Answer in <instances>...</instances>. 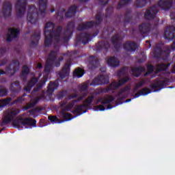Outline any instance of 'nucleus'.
I'll use <instances>...</instances> for the list:
<instances>
[{"instance_id": "nucleus-1", "label": "nucleus", "mask_w": 175, "mask_h": 175, "mask_svg": "<svg viewBox=\"0 0 175 175\" xmlns=\"http://www.w3.org/2000/svg\"><path fill=\"white\" fill-rule=\"evenodd\" d=\"M18 109L11 110L8 113L4 119L1 121L0 126L7 125L13 122L14 126L23 128V126H29L36 127V120L32 118H21L14 120V118L19 114Z\"/></svg>"}, {"instance_id": "nucleus-2", "label": "nucleus", "mask_w": 175, "mask_h": 175, "mask_svg": "<svg viewBox=\"0 0 175 175\" xmlns=\"http://www.w3.org/2000/svg\"><path fill=\"white\" fill-rule=\"evenodd\" d=\"M62 27L58 26L55 29V24L48 22L44 27V46L50 47L54 42L55 46H57L60 42V35L62 34Z\"/></svg>"}, {"instance_id": "nucleus-3", "label": "nucleus", "mask_w": 175, "mask_h": 175, "mask_svg": "<svg viewBox=\"0 0 175 175\" xmlns=\"http://www.w3.org/2000/svg\"><path fill=\"white\" fill-rule=\"evenodd\" d=\"M38 2L40 12H37V8L35 5H29V7L27 19L31 25H36L37 23L40 16L44 18L46 15V1H41Z\"/></svg>"}, {"instance_id": "nucleus-4", "label": "nucleus", "mask_w": 175, "mask_h": 175, "mask_svg": "<svg viewBox=\"0 0 175 175\" xmlns=\"http://www.w3.org/2000/svg\"><path fill=\"white\" fill-rule=\"evenodd\" d=\"M173 2L172 1H159L157 4L150 7L146 10V14H144V18L146 21H152L156 18V15L157 14L159 9L162 10H169L172 8H173Z\"/></svg>"}, {"instance_id": "nucleus-5", "label": "nucleus", "mask_w": 175, "mask_h": 175, "mask_svg": "<svg viewBox=\"0 0 175 175\" xmlns=\"http://www.w3.org/2000/svg\"><path fill=\"white\" fill-rule=\"evenodd\" d=\"M98 94V92H95V94H92L91 96H88L85 100H83V104L75 105V107L72 109V114L77 115V116H80L85 113H87V110L83 111V109H89L90 106L92 105L94 99L95 98V95Z\"/></svg>"}, {"instance_id": "nucleus-6", "label": "nucleus", "mask_w": 175, "mask_h": 175, "mask_svg": "<svg viewBox=\"0 0 175 175\" xmlns=\"http://www.w3.org/2000/svg\"><path fill=\"white\" fill-rule=\"evenodd\" d=\"M76 55H77V51H68L66 52V53L63 54L64 57L66 56L68 59V60H66V64H64V68H62V70H60L58 73L59 77H60V79H63L66 77L69 76L70 68L72 66V59L75 58Z\"/></svg>"}, {"instance_id": "nucleus-7", "label": "nucleus", "mask_w": 175, "mask_h": 175, "mask_svg": "<svg viewBox=\"0 0 175 175\" xmlns=\"http://www.w3.org/2000/svg\"><path fill=\"white\" fill-rule=\"evenodd\" d=\"M103 23V15L100 12L96 15V21H91L85 23H82L78 26V31H85L93 28L94 25H100Z\"/></svg>"}, {"instance_id": "nucleus-8", "label": "nucleus", "mask_w": 175, "mask_h": 175, "mask_svg": "<svg viewBox=\"0 0 175 175\" xmlns=\"http://www.w3.org/2000/svg\"><path fill=\"white\" fill-rule=\"evenodd\" d=\"M57 54L58 51L54 50L51 51L50 54H49L48 59H46V61L45 62L44 72L46 73V75L44 76H49V74L53 69V66H55L54 61L57 58Z\"/></svg>"}, {"instance_id": "nucleus-9", "label": "nucleus", "mask_w": 175, "mask_h": 175, "mask_svg": "<svg viewBox=\"0 0 175 175\" xmlns=\"http://www.w3.org/2000/svg\"><path fill=\"white\" fill-rule=\"evenodd\" d=\"M78 7L76 5H72L68 8V12H66V9L60 8L59 9L58 12H57V18H59L60 21L64 19V16L66 18H72L75 16L76 12L77 11ZM66 12V14H64Z\"/></svg>"}, {"instance_id": "nucleus-10", "label": "nucleus", "mask_w": 175, "mask_h": 175, "mask_svg": "<svg viewBox=\"0 0 175 175\" xmlns=\"http://www.w3.org/2000/svg\"><path fill=\"white\" fill-rule=\"evenodd\" d=\"M19 69V62L17 59H14L11 64L7 67L5 71L0 70V76L7 74L10 77L14 76L15 73L18 71Z\"/></svg>"}, {"instance_id": "nucleus-11", "label": "nucleus", "mask_w": 175, "mask_h": 175, "mask_svg": "<svg viewBox=\"0 0 175 175\" xmlns=\"http://www.w3.org/2000/svg\"><path fill=\"white\" fill-rule=\"evenodd\" d=\"M74 28H75V23L73 21L68 22L63 33L64 36H62V42L68 43V42H69L73 35Z\"/></svg>"}, {"instance_id": "nucleus-12", "label": "nucleus", "mask_w": 175, "mask_h": 175, "mask_svg": "<svg viewBox=\"0 0 175 175\" xmlns=\"http://www.w3.org/2000/svg\"><path fill=\"white\" fill-rule=\"evenodd\" d=\"M92 39V37L90 34L85 32L80 33V34L77 36V38H76L75 44L74 46L75 47H78L80 44L86 45L90 41H91Z\"/></svg>"}, {"instance_id": "nucleus-13", "label": "nucleus", "mask_w": 175, "mask_h": 175, "mask_svg": "<svg viewBox=\"0 0 175 175\" xmlns=\"http://www.w3.org/2000/svg\"><path fill=\"white\" fill-rule=\"evenodd\" d=\"M109 83V78L105 75H100L97 77H95V79L92 81L91 83H90V86H98L101 85H106Z\"/></svg>"}, {"instance_id": "nucleus-14", "label": "nucleus", "mask_w": 175, "mask_h": 175, "mask_svg": "<svg viewBox=\"0 0 175 175\" xmlns=\"http://www.w3.org/2000/svg\"><path fill=\"white\" fill-rule=\"evenodd\" d=\"M27 4V1H23V3H21V1H18L17 3H16L15 9L17 16L21 17L25 15Z\"/></svg>"}, {"instance_id": "nucleus-15", "label": "nucleus", "mask_w": 175, "mask_h": 175, "mask_svg": "<svg viewBox=\"0 0 175 175\" xmlns=\"http://www.w3.org/2000/svg\"><path fill=\"white\" fill-rule=\"evenodd\" d=\"M137 43L134 41L128 40L123 43V50L129 53H135L137 50Z\"/></svg>"}, {"instance_id": "nucleus-16", "label": "nucleus", "mask_w": 175, "mask_h": 175, "mask_svg": "<svg viewBox=\"0 0 175 175\" xmlns=\"http://www.w3.org/2000/svg\"><path fill=\"white\" fill-rule=\"evenodd\" d=\"M175 38V27L170 25L164 30V39L173 40Z\"/></svg>"}, {"instance_id": "nucleus-17", "label": "nucleus", "mask_w": 175, "mask_h": 175, "mask_svg": "<svg viewBox=\"0 0 175 175\" xmlns=\"http://www.w3.org/2000/svg\"><path fill=\"white\" fill-rule=\"evenodd\" d=\"M9 33L7 35L8 42H11L14 39L18 38V35L21 33L18 29L16 28H9Z\"/></svg>"}, {"instance_id": "nucleus-18", "label": "nucleus", "mask_w": 175, "mask_h": 175, "mask_svg": "<svg viewBox=\"0 0 175 175\" xmlns=\"http://www.w3.org/2000/svg\"><path fill=\"white\" fill-rule=\"evenodd\" d=\"M114 100H115V98L109 95V96L107 97V98H105V100H103L101 102V105H97V107H95L96 111H103L106 110V107L104 105L107 104H110Z\"/></svg>"}, {"instance_id": "nucleus-19", "label": "nucleus", "mask_w": 175, "mask_h": 175, "mask_svg": "<svg viewBox=\"0 0 175 175\" xmlns=\"http://www.w3.org/2000/svg\"><path fill=\"white\" fill-rule=\"evenodd\" d=\"M111 44L110 43L107 41H101L99 42L98 44H96V51L100 52L102 51H105V52L110 49Z\"/></svg>"}, {"instance_id": "nucleus-20", "label": "nucleus", "mask_w": 175, "mask_h": 175, "mask_svg": "<svg viewBox=\"0 0 175 175\" xmlns=\"http://www.w3.org/2000/svg\"><path fill=\"white\" fill-rule=\"evenodd\" d=\"M167 79L159 80L157 81V82L154 83L150 86V89L155 90V92L159 91L161 90H163L165 88V85H167Z\"/></svg>"}, {"instance_id": "nucleus-21", "label": "nucleus", "mask_w": 175, "mask_h": 175, "mask_svg": "<svg viewBox=\"0 0 175 175\" xmlns=\"http://www.w3.org/2000/svg\"><path fill=\"white\" fill-rule=\"evenodd\" d=\"M123 84L116 82H112L105 88H103L100 90V93H108L110 91L115 90L118 89L120 86H122Z\"/></svg>"}, {"instance_id": "nucleus-22", "label": "nucleus", "mask_w": 175, "mask_h": 175, "mask_svg": "<svg viewBox=\"0 0 175 175\" xmlns=\"http://www.w3.org/2000/svg\"><path fill=\"white\" fill-rule=\"evenodd\" d=\"M88 62H89V68L91 70L97 68L99 66V59L96 56H90L89 59H88Z\"/></svg>"}, {"instance_id": "nucleus-23", "label": "nucleus", "mask_w": 175, "mask_h": 175, "mask_svg": "<svg viewBox=\"0 0 175 175\" xmlns=\"http://www.w3.org/2000/svg\"><path fill=\"white\" fill-rule=\"evenodd\" d=\"M139 33L142 36H148L151 29V24L142 23L139 27Z\"/></svg>"}, {"instance_id": "nucleus-24", "label": "nucleus", "mask_w": 175, "mask_h": 175, "mask_svg": "<svg viewBox=\"0 0 175 175\" xmlns=\"http://www.w3.org/2000/svg\"><path fill=\"white\" fill-rule=\"evenodd\" d=\"M120 38L118 34H115L111 39V44H112L114 49L116 51H119L120 47H122V43H120Z\"/></svg>"}, {"instance_id": "nucleus-25", "label": "nucleus", "mask_w": 175, "mask_h": 175, "mask_svg": "<svg viewBox=\"0 0 175 175\" xmlns=\"http://www.w3.org/2000/svg\"><path fill=\"white\" fill-rule=\"evenodd\" d=\"M3 8V14L4 18H5L10 16L12 14V3H11V2L5 1V3H4Z\"/></svg>"}, {"instance_id": "nucleus-26", "label": "nucleus", "mask_w": 175, "mask_h": 175, "mask_svg": "<svg viewBox=\"0 0 175 175\" xmlns=\"http://www.w3.org/2000/svg\"><path fill=\"white\" fill-rule=\"evenodd\" d=\"M38 80L39 77H31L23 90L27 93H30L31 90L35 86V85H36V83L38 82Z\"/></svg>"}, {"instance_id": "nucleus-27", "label": "nucleus", "mask_w": 175, "mask_h": 175, "mask_svg": "<svg viewBox=\"0 0 175 175\" xmlns=\"http://www.w3.org/2000/svg\"><path fill=\"white\" fill-rule=\"evenodd\" d=\"M82 98H77L75 100H72L70 103H68L67 105H64L63 107H62V110L64 111H70L72 109H73L74 106H75V104L79 103V101H81Z\"/></svg>"}, {"instance_id": "nucleus-28", "label": "nucleus", "mask_w": 175, "mask_h": 175, "mask_svg": "<svg viewBox=\"0 0 175 175\" xmlns=\"http://www.w3.org/2000/svg\"><path fill=\"white\" fill-rule=\"evenodd\" d=\"M40 40V32L39 31H35L34 34L31 37V47H36Z\"/></svg>"}, {"instance_id": "nucleus-29", "label": "nucleus", "mask_w": 175, "mask_h": 175, "mask_svg": "<svg viewBox=\"0 0 175 175\" xmlns=\"http://www.w3.org/2000/svg\"><path fill=\"white\" fill-rule=\"evenodd\" d=\"M59 86L58 81H50V83L48 85V89L46 90V94L49 96H51L53 92L57 90Z\"/></svg>"}, {"instance_id": "nucleus-30", "label": "nucleus", "mask_w": 175, "mask_h": 175, "mask_svg": "<svg viewBox=\"0 0 175 175\" xmlns=\"http://www.w3.org/2000/svg\"><path fill=\"white\" fill-rule=\"evenodd\" d=\"M48 81V75L43 76L42 79L39 81L38 83H37L36 87L34 88V92H38L39 90L42 89V88L46 85V81Z\"/></svg>"}, {"instance_id": "nucleus-31", "label": "nucleus", "mask_w": 175, "mask_h": 175, "mask_svg": "<svg viewBox=\"0 0 175 175\" xmlns=\"http://www.w3.org/2000/svg\"><path fill=\"white\" fill-rule=\"evenodd\" d=\"M107 64L112 68L120 66V61L115 57H109L107 61Z\"/></svg>"}, {"instance_id": "nucleus-32", "label": "nucleus", "mask_w": 175, "mask_h": 175, "mask_svg": "<svg viewBox=\"0 0 175 175\" xmlns=\"http://www.w3.org/2000/svg\"><path fill=\"white\" fill-rule=\"evenodd\" d=\"M21 90V86L18 81H16L11 84V92L13 94H18Z\"/></svg>"}, {"instance_id": "nucleus-33", "label": "nucleus", "mask_w": 175, "mask_h": 175, "mask_svg": "<svg viewBox=\"0 0 175 175\" xmlns=\"http://www.w3.org/2000/svg\"><path fill=\"white\" fill-rule=\"evenodd\" d=\"M151 93V90L147 88H144L135 94L134 98H139L140 96H146Z\"/></svg>"}, {"instance_id": "nucleus-34", "label": "nucleus", "mask_w": 175, "mask_h": 175, "mask_svg": "<svg viewBox=\"0 0 175 175\" xmlns=\"http://www.w3.org/2000/svg\"><path fill=\"white\" fill-rule=\"evenodd\" d=\"M144 71V68L142 66L132 68V73L135 77H139L142 75V72H143Z\"/></svg>"}, {"instance_id": "nucleus-35", "label": "nucleus", "mask_w": 175, "mask_h": 175, "mask_svg": "<svg viewBox=\"0 0 175 175\" xmlns=\"http://www.w3.org/2000/svg\"><path fill=\"white\" fill-rule=\"evenodd\" d=\"M83 75H85V70L80 68H76L74 72L72 73V76L77 79L83 77Z\"/></svg>"}, {"instance_id": "nucleus-36", "label": "nucleus", "mask_w": 175, "mask_h": 175, "mask_svg": "<svg viewBox=\"0 0 175 175\" xmlns=\"http://www.w3.org/2000/svg\"><path fill=\"white\" fill-rule=\"evenodd\" d=\"M169 67H170V64H158L156 68V71H157V72H160L161 71H165Z\"/></svg>"}, {"instance_id": "nucleus-37", "label": "nucleus", "mask_w": 175, "mask_h": 175, "mask_svg": "<svg viewBox=\"0 0 175 175\" xmlns=\"http://www.w3.org/2000/svg\"><path fill=\"white\" fill-rule=\"evenodd\" d=\"M30 73V68L27 66H23V70L21 71V77H23L25 79H27L28 77V75Z\"/></svg>"}, {"instance_id": "nucleus-38", "label": "nucleus", "mask_w": 175, "mask_h": 175, "mask_svg": "<svg viewBox=\"0 0 175 175\" xmlns=\"http://www.w3.org/2000/svg\"><path fill=\"white\" fill-rule=\"evenodd\" d=\"M131 10L128 9L126 14H124V23L128 24L132 21V16H131Z\"/></svg>"}, {"instance_id": "nucleus-39", "label": "nucleus", "mask_w": 175, "mask_h": 175, "mask_svg": "<svg viewBox=\"0 0 175 175\" xmlns=\"http://www.w3.org/2000/svg\"><path fill=\"white\" fill-rule=\"evenodd\" d=\"M171 50L172 51H175V39L174 40L173 43L171 45V47L170 46H167L165 47V49H164V53H165V55H169L170 53H171Z\"/></svg>"}, {"instance_id": "nucleus-40", "label": "nucleus", "mask_w": 175, "mask_h": 175, "mask_svg": "<svg viewBox=\"0 0 175 175\" xmlns=\"http://www.w3.org/2000/svg\"><path fill=\"white\" fill-rule=\"evenodd\" d=\"M105 18L108 19L109 18H111V16H113V6H109L107 9H105Z\"/></svg>"}, {"instance_id": "nucleus-41", "label": "nucleus", "mask_w": 175, "mask_h": 175, "mask_svg": "<svg viewBox=\"0 0 175 175\" xmlns=\"http://www.w3.org/2000/svg\"><path fill=\"white\" fill-rule=\"evenodd\" d=\"M161 54H163V49H161L159 46H156L154 53V57L156 58H160Z\"/></svg>"}, {"instance_id": "nucleus-42", "label": "nucleus", "mask_w": 175, "mask_h": 175, "mask_svg": "<svg viewBox=\"0 0 175 175\" xmlns=\"http://www.w3.org/2000/svg\"><path fill=\"white\" fill-rule=\"evenodd\" d=\"M25 96V94H23V96H19V97H17V98H16L15 100H14L13 102H12L10 105L12 106L14 105H16V104H18V103H21L23 102V97Z\"/></svg>"}, {"instance_id": "nucleus-43", "label": "nucleus", "mask_w": 175, "mask_h": 175, "mask_svg": "<svg viewBox=\"0 0 175 175\" xmlns=\"http://www.w3.org/2000/svg\"><path fill=\"white\" fill-rule=\"evenodd\" d=\"M146 4H147L146 1H137L134 5L136 8H142L146 6Z\"/></svg>"}, {"instance_id": "nucleus-44", "label": "nucleus", "mask_w": 175, "mask_h": 175, "mask_svg": "<svg viewBox=\"0 0 175 175\" xmlns=\"http://www.w3.org/2000/svg\"><path fill=\"white\" fill-rule=\"evenodd\" d=\"M11 101H12V98L7 97V98H3L0 100V104L2 105V106H7V105H9Z\"/></svg>"}, {"instance_id": "nucleus-45", "label": "nucleus", "mask_w": 175, "mask_h": 175, "mask_svg": "<svg viewBox=\"0 0 175 175\" xmlns=\"http://www.w3.org/2000/svg\"><path fill=\"white\" fill-rule=\"evenodd\" d=\"M131 1H119L118 4L117 5L116 9L120 10L123 8L124 6L129 4Z\"/></svg>"}, {"instance_id": "nucleus-46", "label": "nucleus", "mask_w": 175, "mask_h": 175, "mask_svg": "<svg viewBox=\"0 0 175 175\" xmlns=\"http://www.w3.org/2000/svg\"><path fill=\"white\" fill-rule=\"evenodd\" d=\"M65 111H60V114L66 120H71L72 115L69 113L64 112Z\"/></svg>"}, {"instance_id": "nucleus-47", "label": "nucleus", "mask_w": 175, "mask_h": 175, "mask_svg": "<svg viewBox=\"0 0 175 175\" xmlns=\"http://www.w3.org/2000/svg\"><path fill=\"white\" fill-rule=\"evenodd\" d=\"M130 81V78L128 77H123L122 79H120V80L118 81V82H116L117 83H120L121 85H124L126 83H128Z\"/></svg>"}, {"instance_id": "nucleus-48", "label": "nucleus", "mask_w": 175, "mask_h": 175, "mask_svg": "<svg viewBox=\"0 0 175 175\" xmlns=\"http://www.w3.org/2000/svg\"><path fill=\"white\" fill-rule=\"evenodd\" d=\"M48 119H49V120H50V122H52V123L57 124V123H58V122H59V120H58L57 117H56V116H49V118H48Z\"/></svg>"}, {"instance_id": "nucleus-49", "label": "nucleus", "mask_w": 175, "mask_h": 175, "mask_svg": "<svg viewBox=\"0 0 175 175\" xmlns=\"http://www.w3.org/2000/svg\"><path fill=\"white\" fill-rule=\"evenodd\" d=\"M144 83H145L144 81H140L138 83L135 85L134 90H137L140 88H142V86H144Z\"/></svg>"}, {"instance_id": "nucleus-50", "label": "nucleus", "mask_w": 175, "mask_h": 175, "mask_svg": "<svg viewBox=\"0 0 175 175\" xmlns=\"http://www.w3.org/2000/svg\"><path fill=\"white\" fill-rule=\"evenodd\" d=\"M64 60V57L62 56L59 57L58 61H56V59L54 60L55 67H59L60 66V62Z\"/></svg>"}, {"instance_id": "nucleus-51", "label": "nucleus", "mask_w": 175, "mask_h": 175, "mask_svg": "<svg viewBox=\"0 0 175 175\" xmlns=\"http://www.w3.org/2000/svg\"><path fill=\"white\" fill-rule=\"evenodd\" d=\"M8 93V92L7 89H0V97L7 96Z\"/></svg>"}, {"instance_id": "nucleus-52", "label": "nucleus", "mask_w": 175, "mask_h": 175, "mask_svg": "<svg viewBox=\"0 0 175 175\" xmlns=\"http://www.w3.org/2000/svg\"><path fill=\"white\" fill-rule=\"evenodd\" d=\"M88 90V85L86 83L83 84L79 88V92H85Z\"/></svg>"}, {"instance_id": "nucleus-53", "label": "nucleus", "mask_w": 175, "mask_h": 175, "mask_svg": "<svg viewBox=\"0 0 175 175\" xmlns=\"http://www.w3.org/2000/svg\"><path fill=\"white\" fill-rule=\"evenodd\" d=\"M147 70L148 74H151L154 71V66L148 65L147 67Z\"/></svg>"}, {"instance_id": "nucleus-54", "label": "nucleus", "mask_w": 175, "mask_h": 175, "mask_svg": "<svg viewBox=\"0 0 175 175\" xmlns=\"http://www.w3.org/2000/svg\"><path fill=\"white\" fill-rule=\"evenodd\" d=\"M8 64V59H3L0 60V66H4Z\"/></svg>"}, {"instance_id": "nucleus-55", "label": "nucleus", "mask_w": 175, "mask_h": 175, "mask_svg": "<svg viewBox=\"0 0 175 175\" xmlns=\"http://www.w3.org/2000/svg\"><path fill=\"white\" fill-rule=\"evenodd\" d=\"M78 97L77 94H72L71 95H68V100H72L74 98H77Z\"/></svg>"}, {"instance_id": "nucleus-56", "label": "nucleus", "mask_w": 175, "mask_h": 175, "mask_svg": "<svg viewBox=\"0 0 175 175\" xmlns=\"http://www.w3.org/2000/svg\"><path fill=\"white\" fill-rule=\"evenodd\" d=\"M116 103V105H122V98L119 97L118 98H117Z\"/></svg>"}, {"instance_id": "nucleus-57", "label": "nucleus", "mask_w": 175, "mask_h": 175, "mask_svg": "<svg viewBox=\"0 0 175 175\" xmlns=\"http://www.w3.org/2000/svg\"><path fill=\"white\" fill-rule=\"evenodd\" d=\"M33 107H34V104L33 103H29V105H27L25 107V109L28 110V109H32Z\"/></svg>"}, {"instance_id": "nucleus-58", "label": "nucleus", "mask_w": 175, "mask_h": 175, "mask_svg": "<svg viewBox=\"0 0 175 175\" xmlns=\"http://www.w3.org/2000/svg\"><path fill=\"white\" fill-rule=\"evenodd\" d=\"M68 103V101L66 100V99H64V100L62 101V103H60V107H64V106H66Z\"/></svg>"}, {"instance_id": "nucleus-59", "label": "nucleus", "mask_w": 175, "mask_h": 175, "mask_svg": "<svg viewBox=\"0 0 175 175\" xmlns=\"http://www.w3.org/2000/svg\"><path fill=\"white\" fill-rule=\"evenodd\" d=\"M87 96H88V92H85L82 93V96L78 97V98H81V100H83V99L85 98Z\"/></svg>"}, {"instance_id": "nucleus-60", "label": "nucleus", "mask_w": 175, "mask_h": 175, "mask_svg": "<svg viewBox=\"0 0 175 175\" xmlns=\"http://www.w3.org/2000/svg\"><path fill=\"white\" fill-rule=\"evenodd\" d=\"M170 16L171 17L172 20L175 21V12H171V14L170 15Z\"/></svg>"}, {"instance_id": "nucleus-61", "label": "nucleus", "mask_w": 175, "mask_h": 175, "mask_svg": "<svg viewBox=\"0 0 175 175\" xmlns=\"http://www.w3.org/2000/svg\"><path fill=\"white\" fill-rule=\"evenodd\" d=\"M36 68L37 69H42V63H38V64H37V66H36Z\"/></svg>"}, {"instance_id": "nucleus-62", "label": "nucleus", "mask_w": 175, "mask_h": 175, "mask_svg": "<svg viewBox=\"0 0 175 175\" xmlns=\"http://www.w3.org/2000/svg\"><path fill=\"white\" fill-rule=\"evenodd\" d=\"M107 109L108 110H110V109H113V105H107Z\"/></svg>"}, {"instance_id": "nucleus-63", "label": "nucleus", "mask_w": 175, "mask_h": 175, "mask_svg": "<svg viewBox=\"0 0 175 175\" xmlns=\"http://www.w3.org/2000/svg\"><path fill=\"white\" fill-rule=\"evenodd\" d=\"M172 73L175 74V64L173 66V68H172Z\"/></svg>"}, {"instance_id": "nucleus-64", "label": "nucleus", "mask_w": 175, "mask_h": 175, "mask_svg": "<svg viewBox=\"0 0 175 175\" xmlns=\"http://www.w3.org/2000/svg\"><path fill=\"white\" fill-rule=\"evenodd\" d=\"M131 100H132L131 98H128L127 100H126V103H130Z\"/></svg>"}]
</instances>
